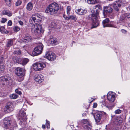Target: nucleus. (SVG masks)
<instances>
[{
  "mask_svg": "<svg viewBox=\"0 0 130 130\" xmlns=\"http://www.w3.org/2000/svg\"><path fill=\"white\" fill-rule=\"evenodd\" d=\"M121 112V110L119 109H118L116 110L115 111V113L116 114H118L120 113Z\"/></svg>",
  "mask_w": 130,
  "mask_h": 130,
  "instance_id": "a18cd8bd",
  "label": "nucleus"
},
{
  "mask_svg": "<svg viewBox=\"0 0 130 130\" xmlns=\"http://www.w3.org/2000/svg\"><path fill=\"white\" fill-rule=\"evenodd\" d=\"M45 55L46 58L50 61H54L56 59V55L51 51L48 52Z\"/></svg>",
  "mask_w": 130,
  "mask_h": 130,
  "instance_id": "4468645a",
  "label": "nucleus"
},
{
  "mask_svg": "<svg viewBox=\"0 0 130 130\" xmlns=\"http://www.w3.org/2000/svg\"><path fill=\"white\" fill-rule=\"evenodd\" d=\"M122 119L120 117H118L117 118L116 121L118 122L119 123H121L122 122Z\"/></svg>",
  "mask_w": 130,
  "mask_h": 130,
  "instance_id": "e433bc0d",
  "label": "nucleus"
},
{
  "mask_svg": "<svg viewBox=\"0 0 130 130\" xmlns=\"http://www.w3.org/2000/svg\"><path fill=\"white\" fill-rule=\"evenodd\" d=\"M34 15L37 16L38 19H37L38 22L40 23L41 21V16L39 14H36Z\"/></svg>",
  "mask_w": 130,
  "mask_h": 130,
  "instance_id": "7c9ffc66",
  "label": "nucleus"
},
{
  "mask_svg": "<svg viewBox=\"0 0 130 130\" xmlns=\"http://www.w3.org/2000/svg\"><path fill=\"white\" fill-rule=\"evenodd\" d=\"M0 30L2 33L5 32V29L3 27H2L0 28Z\"/></svg>",
  "mask_w": 130,
  "mask_h": 130,
  "instance_id": "c03bdc74",
  "label": "nucleus"
},
{
  "mask_svg": "<svg viewBox=\"0 0 130 130\" xmlns=\"http://www.w3.org/2000/svg\"><path fill=\"white\" fill-rule=\"evenodd\" d=\"M50 122L49 121H47V120H46V125L47 127V128H50Z\"/></svg>",
  "mask_w": 130,
  "mask_h": 130,
  "instance_id": "58836bf2",
  "label": "nucleus"
},
{
  "mask_svg": "<svg viewBox=\"0 0 130 130\" xmlns=\"http://www.w3.org/2000/svg\"><path fill=\"white\" fill-rule=\"evenodd\" d=\"M128 26L129 27H130V23H128Z\"/></svg>",
  "mask_w": 130,
  "mask_h": 130,
  "instance_id": "13d9d810",
  "label": "nucleus"
},
{
  "mask_svg": "<svg viewBox=\"0 0 130 130\" xmlns=\"http://www.w3.org/2000/svg\"><path fill=\"white\" fill-rule=\"evenodd\" d=\"M93 9L96 10L92 11V14L90 17L92 20V28L96 27L99 25V22L98 20L99 13V10H101L102 7L101 5H98L94 6L93 7Z\"/></svg>",
  "mask_w": 130,
  "mask_h": 130,
  "instance_id": "f03ea898",
  "label": "nucleus"
},
{
  "mask_svg": "<svg viewBox=\"0 0 130 130\" xmlns=\"http://www.w3.org/2000/svg\"><path fill=\"white\" fill-rule=\"evenodd\" d=\"M97 106V104L96 103H95L93 105V107L94 108H95Z\"/></svg>",
  "mask_w": 130,
  "mask_h": 130,
  "instance_id": "5fc2aeb1",
  "label": "nucleus"
},
{
  "mask_svg": "<svg viewBox=\"0 0 130 130\" xmlns=\"http://www.w3.org/2000/svg\"><path fill=\"white\" fill-rule=\"evenodd\" d=\"M92 128V126L90 124H88L87 125H85L84 128L87 130H90Z\"/></svg>",
  "mask_w": 130,
  "mask_h": 130,
  "instance_id": "c85d7f7f",
  "label": "nucleus"
},
{
  "mask_svg": "<svg viewBox=\"0 0 130 130\" xmlns=\"http://www.w3.org/2000/svg\"><path fill=\"white\" fill-rule=\"evenodd\" d=\"M4 66L2 65H0V74H1L4 72Z\"/></svg>",
  "mask_w": 130,
  "mask_h": 130,
  "instance_id": "f704fd0d",
  "label": "nucleus"
},
{
  "mask_svg": "<svg viewBox=\"0 0 130 130\" xmlns=\"http://www.w3.org/2000/svg\"><path fill=\"white\" fill-rule=\"evenodd\" d=\"M37 17V16L32 15L29 20V22L30 24H33L31 28L32 32L38 35L43 32V30L41 26L38 23Z\"/></svg>",
  "mask_w": 130,
  "mask_h": 130,
  "instance_id": "f257e3e1",
  "label": "nucleus"
},
{
  "mask_svg": "<svg viewBox=\"0 0 130 130\" xmlns=\"http://www.w3.org/2000/svg\"><path fill=\"white\" fill-rule=\"evenodd\" d=\"M81 122L84 124H88V121L87 119H83L81 120Z\"/></svg>",
  "mask_w": 130,
  "mask_h": 130,
  "instance_id": "a19ab883",
  "label": "nucleus"
},
{
  "mask_svg": "<svg viewBox=\"0 0 130 130\" xmlns=\"http://www.w3.org/2000/svg\"><path fill=\"white\" fill-rule=\"evenodd\" d=\"M75 2H77V0H75Z\"/></svg>",
  "mask_w": 130,
  "mask_h": 130,
  "instance_id": "bf43d9fd",
  "label": "nucleus"
},
{
  "mask_svg": "<svg viewBox=\"0 0 130 130\" xmlns=\"http://www.w3.org/2000/svg\"><path fill=\"white\" fill-rule=\"evenodd\" d=\"M21 90V89L20 88H19L16 89L15 90V92L17 93L20 95L22 94V92Z\"/></svg>",
  "mask_w": 130,
  "mask_h": 130,
  "instance_id": "72a5a7b5",
  "label": "nucleus"
},
{
  "mask_svg": "<svg viewBox=\"0 0 130 130\" xmlns=\"http://www.w3.org/2000/svg\"><path fill=\"white\" fill-rule=\"evenodd\" d=\"M85 1L88 4H94L96 2V0H85Z\"/></svg>",
  "mask_w": 130,
  "mask_h": 130,
  "instance_id": "bb28decb",
  "label": "nucleus"
},
{
  "mask_svg": "<svg viewBox=\"0 0 130 130\" xmlns=\"http://www.w3.org/2000/svg\"><path fill=\"white\" fill-rule=\"evenodd\" d=\"M71 7L69 6H68L67 7V14L68 15H69L70 14V11L71 10Z\"/></svg>",
  "mask_w": 130,
  "mask_h": 130,
  "instance_id": "2f4dec72",
  "label": "nucleus"
},
{
  "mask_svg": "<svg viewBox=\"0 0 130 130\" xmlns=\"http://www.w3.org/2000/svg\"><path fill=\"white\" fill-rule=\"evenodd\" d=\"M57 39L55 38L51 39L50 40V42L52 44H55L57 42Z\"/></svg>",
  "mask_w": 130,
  "mask_h": 130,
  "instance_id": "a878e982",
  "label": "nucleus"
},
{
  "mask_svg": "<svg viewBox=\"0 0 130 130\" xmlns=\"http://www.w3.org/2000/svg\"><path fill=\"white\" fill-rule=\"evenodd\" d=\"M15 72L17 75L20 76L21 79L23 80L24 79V75L22 68L20 67H17L15 70Z\"/></svg>",
  "mask_w": 130,
  "mask_h": 130,
  "instance_id": "f8f14e48",
  "label": "nucleus"
},
{
  "mask_svg": "<svg viewBox=\"0 0 130 130\" xmlns=\"http://www.w3.org/2000/svg\"><path fill=\"white\" fill-rule=\"evenodd\" d=\"M116 97L115 93L113 92H109L107 94V99L110 102H113L115 101Z\"/></svg>",
  "mask_w": 130,
  "mask_h": 130,
  "instance_id": "ddd939ff",
  "label": "nucleus"
},
{
  "mask_svg": "<svg viewBox=\"0 0 130 130\" xmlns=\"http://www.w3.org/2000/svg\"><path fill=\"white\" fill-rule=\"evenodd\" d=\"M50 27L51 28H54L56 26V24L54 22H51L49 24Z\"/></svg>",
  "mask_w": 130,
  "mask_h": 130,
  "instance_id": "473e14b6",
  "label": "nucleus"
},
{
  "mask_svg": "<svg viewBox=\"0 0 130 130\" xmlns=\"http://www.w3.org/2000/svg\"><path fill=\"white\" fill-rule=\"evenodd\" d=\"M13 103L9 102L6 104L4 109V111L6 113L11 112L13 110Z\"/></svg>",
  "mask_w": 130,
  "mask_h": 130,
  "instance_id": "9d476101",
  "label": "nucleus"
},
{
  "mask_svg": "<svg viewBox=\"0 0 130 130\" xmlns=\"http://www.w3.org/2000/svg\"><path fill=\"white\" fill-rule=\"evenodd\" d=\"M13 43V40L12 39H8L7 42L6 44V46L7 47H10L12 46Z\"/></svg>",
  "mask_w": 130,
  "mask_h": 130,
  "instance_id": "412c9836",
  "label": "nucleus"
},
{
  "mask_svg": "<svg viewBox=\"0 0 130 130\" xmlns=\"http://www.w3.org/2000/svg\"><path fill=\"white\" fill-rule=\"evenodd\" d=\"M124 13L126 19L130 18V13Z\"/></svg>",
  "mask_w": 130,
  "mask_h": 130,
  "instance_id": "49530a36",
  "label": "nucleus"
},
{
  "mask_svg": "<svg viewBox=\"0 0 130 130\" xmlns=\"http://www.w3.org/2000/svg\"><path fill=\"white\" fill-rule=\"evenodd\" d=\"M121 31L122 33L124 34L126 33L127 32V31L126 30L124 29H122L121 30Z\"/></svg>",
  "mask_w": 130,
  "mask_h": 130,
  "instance_id": "603ef678",
  "label": "nucleus"
},
{
  "mask_svg": "<svg viewBox=\"0 0 130 130\" xmlns=\"http://www.w3.org/2000/svg\"><path fill=\"white\" fill-rule=\"evenodd\" d=\"M18 96V95L15 94H13L10 95V98L13 99L17 98Z\"/></svg>",
  "mask_w": 130,
  "mask_h": 130,
  "instance_id": "c756f323",
  "label": "nucleus"
},
{
  "mask_svg": "<svg viewBox=\"0 0 130 130\" xmlns=\"http://www.w3.org/2000/svg\"><path fill=\"white\" fill-rule=\"evenodd\" d=\"M86 114V113H83L82 114V116H85Z\"/></svg>",
  "mask_w": 130,
  "mask_h": 130,
  "instance_id": "4d7b16f0",
  "label": "nucleus"
},
{
  "mask_svg": "<svg viewBox=\"0 0 130 130\" xmlns=\"http://www.w3.org/2000/svg\"><path fill=\"white\" fill-rule=\"evenodd\" d=\"M5 1L8 6L10 7L11 6V0H5Z\"/></svg>",
  "mask_w": 130,
  "mask_h": 130,
  "instance_id": "c9c22d12",
  "label": "nucleus"
},
{
  "mask_svg": "<svg viewBox=\"0 0 130 130\" xmlns=\"http://www.w3.org/2000/svg\"><path fill=\"white\" fill-rule=\"evenodd\" d=\"M122 4L121 0H116L110 5L112 6L116 11H118L119 10L118 7H121Z\"/></svg>",
  "mask_w": 130,
  "mask_h": 130,
  "instance_id": "9b49d317",
  "label": "nucleus"
},
{
  "mask_svg": "<svg viewBox=\"0 0 130 130\" xmlns=\"http://www.w3.org/2000/svg\"><path fill=\"white\" fill-rule=\"evenodd\" d=\"M2 20L1 21V22L2 23H5L7 21V19L4 18H2Z\"/></svg>",
  "mask_w": 130,
  "mask_h": 130,
  "instance_id": "79ce46f5",
  "label": "nucleus"
},
{
  "mask_svg": "<svg viewBox=\"0 0 130 130\" xmlns=\"http://www.w3.org/2000/svg\"><path fill=\"white\" fill-rule=\"evenodd\" d=\"M69 19L72 20L74 21H76L77 20L76 16L75 15H72L69 16Z\"/></svg>",
  "mask_w": 130,
  "mask_h": 130,
  "instance_id": "cd10ccee",
  "label": "nucleus"
},
{
  "mask_svg": "<svg viewBox=\"0 0 130 130\" xmlns=\"http://www.w3.org/2000/svg\"><path fill=\"white\" fill-rule=\"evenodd\" d=\"M12 24V22L11 20H9L8 22V25L9 26H11Z\"/></svg>",
  "mask_w": 130,
  "mask_h": 130,
  "instance_id": "09e8293b",
  "label": "nucleus"
},
{
  "mask_svg": "<svg viewBox=\"0 0 130 130\" xmlns=\"http://www.w3.org/2000/svg\"><path fill=\"white\" fill-rule=\"evenodd\" d=\"M12 80L11 78L8 75H5L0 77V83L3 85H8L9 86L12 84Z\"/></svg>",
  "mask_w": 130,
  "mask_h": 130,
  "instance_id": "423d86ee",
  "label": "nucleus"
},
{
  "mask_svg": "<svg viewBox=\"0 0 130 130\" xmlns=\"http://www.w3.org/2000/svg\"><path fill=\"white\" fill-rule=\"evenodd\" d=\"M51 130H54V129L53 128H52Z\"/></svg>",
  "mask_w": 130,
  "mask_h": 130,
  "instance_id": "680f3d73",
  "label": "nucleus"
},
{
  "mask_svg": "<svg viewBox=\"0 0 130 130\" xmlns=\"http://www.w3.org/2000/svg\"><path fill=\"white\" fill-rule=\"evenodd\" d=\"M94 99H93V100H92L91 101V102H92L93 101H94Z\"/></svg>",
  "mask_w": 130,
  "mask_h": 130,
  "instance_id": "052dcab7",
  "label": "nucleus"
},
{
  "mask_svg": "<svg viewBox=\"0 0 130 130\" xmlns=\"http://www.w3.org/2000/svg\"><path fill=\"white\" fill-rule=\"evenodd\" d=\"M34 78L36 81L40 83L44 80V77L42 75L40 74H37L35 76Z\"/></svg>",
  "mask_w": 130,
  "mask_h": 130,
  "instance_id": "2eb2a0df",
  "label": "nucleus"
},
{
  "mask_svg": "<svg viewBox=\"0 0 130 130\" xmlns=\"http://www.w3.org/2000/svg\"><path fill=\"white\" fill-rule=\"evenodd\" d=\"M59 8L58 4L54 3L50 4L47 7L45 12L50 15H53L57 13Z\"/></svg>",
  "mask_w": 130,
  "mask_h": 130,
  "instance_id": "7ed1b4c3",
  "label": "nucleus"
},
{
  "mask_svg": "<svg viewBox=\"0 0 130 130\" xmlns=\"http://www.w3.org/2000/svg\"><path fill=\"white\" fill-rule=\"evenodd\" d=\"M3 122L4 127L6 128H10L13 129L14 127L17 126L16 122L15 121H13V123H11V119L9 117L5 118Z\"/></svg>",
  "mask_w": 130,
  "mask_h": 130,
  "instance_id": "39448f33",
  "label": "nucleus"
},
{
  "mask_svg": "<svg viewBox=\"0 0 130 130\" xmlns=\"http://www.w3.org/2000/svg\"><path fill=\"white\" fill-rule=\"evenodd\" d=\"M63 17L64 18V19L66 20H69V16L68 17H67L66 15H65L64 14H63Z\"/></svg>",
  "mask_w": 130,
  "mask_h": 130,
  "instance_id": "8fccbe9b",
  "label": "nucleus"
},
{
  "mask_svg": "<svg viewBox=\"0 0 130 130\" xmlns=\"http://www.w3.org/2000/svg\"><path fill=\"white\" fill-rule=\"evenodd\" d=\"M33 4L31 2L28 3L27 6V9L29 11L31 10L33 7Z\"/></svg>",
  "mask_w": 130,
  "mask_h": 130,
  "instance_id": "b1692460",
  "label": "nucleus"
},
{
  "mask_svg": "<svg viewBox=\"0 0 130 130\" xmlns=\"http://www.w3.org/2000/svg\"><path fill=\"white\" fill-rule=\"evenodd\" d=\"M26 109L22 108L18 114V119L20 120L19 122L20 124L23 126L27 124L26 120L27 118L26 115V113L25 111Z\"/></svg>",
  "mask_w": 130,
  "mask_h": 130,
  "instance_id": "20e7f679",
  "label": "nucleus"
},
{
  "mask_svg": "<svg viewBox=\"0 0 130 130\" xmlns=\"http://www.w3.org/2000/svg\"><path fill=\"white\" fill-rule=\"evenodd\" d=\"M14 48H15V47H14Z\"/></svg>",
  "mask_w": 130,
  "mask_h": 130,
  "instance_id": "e2e57ef3",
  "label": "nucleus"
},
{
  "mask_svg": "<svg viewBox=\"0 0 130 130\" xmlns=\"http://www.w3.org/2000/svg\"><path fill=\"white\" fill-rule=\"evenodd\" d=\"M75 12L78 14L80 15H84L87 12V10L85 9H83L80 8L76 9L75 10Z\"/></svg>",
  "mask_w": 130,
  "mask_h": 130,
  "instance_id": "a211bd4d",
  "label": "nucleus"
},
{
  "mask_svg": "<svg viewBox=\"0 0 130 130\" xmlns=\"http://www.w3.org/2000/svg\"><path fill=\"white\" fill-rule=\"evenodd\" d=\"M12 59L14 63H21V59L18 57H13Z\"/></svg>",
  "mask_w": 130,
  "mask_h": 130,
  "instance_id": "aec40b11",
  "label": "nucleus"
},
{
  "mask_svg": "<svg viewBox=\"0 0 130 130\" xmlns=\"http://www.w3.org/2000/svg\"><path fill=\"white\" fill-rule=\"evenodd\" d=\"M112 8L110 6L104 7V8L103 13L105 15L108 13H110L112 12Z\"/></svg>",
  "mask_w": 130,
  "mask_h": 130,
  "instance_id": "dca6fc26",
  "label": "nucleus"
},
{
  "mask_svg": "<svg viewBox=\"0 0 130 130\" xmlns=\"http://www.w3.org/2000/svg\"><path fill=\"white\" fill-rule=\"evenodd\" d=\"M19 24L21 25H22L23 24V22L21 21H19Z\"/></svg>",
  "mask_w": 130,
  "mask_h": 130,
  "instance_id": "864d4df0",
  "label": "nucleus"
},
{
  "mask_svg": "<svg viewBox=\"0 0 130 130\" xmlns=\"http://www.w3.org/2000/svg\"><path fill=\"white\" fill-rule=\"evenodd\" d=\"M106 116V114L104 112L99 111L95 113L94 116L96 122H99L101 119H103Z\"/></svg>",
  "mask_w": 130,
  "mask_h": 130,
  "instance_id": "0eeeda50",
  "label": "nucleus"
},
{
  "mask_svg": "<svg viewBox=\"0 0 130 130\" xmlns=\"http://www.w3.org/2000/svg\"><path fill=\"white\" fill-rule=\"evenodd\" d=\"M29 61V60L26 58L21 59V64L23 66L25 65Z\"/></svg>",
  "mask_w": 130,
  "mask_h": 130,
  "instance_id": "393cba45",
  "label": "nucleus"
},
{
  "mask_svg": "<svg viewBox=\"0 0 130 130\" xmlns=\"http://www.w3.org/2000/svg\"><path fill=\"white\" fill-rule=\"evenodd\" d=\"M14 30L17 32L20 30V28L18 26H15L13 28Z\"/></svg>",
  "mask_w": 130,
  "mask_h": 130,
  "instance_id": "ea45409f",
  "label": "nucleus"
},
{
  "mask_svg": "<svg viewBox=\"0 0 130 130\" xmlns=\"http://www.w3.org/2000/svg\"><path fill=\"white\" fill-rule=\"evenodd\" d=\"M22 3L20 1H18L16 3L15 5L17 6H18L20 5Z\"/></svg>",
  "mask_w": 130,
  "mask_h": 130,
  "instance_id": "37998d69",
  "label": "nucleus"
},
{
  "mask_svg": "<svg viewBox=\"0 0 130 130\" xmlns=\"http://www.w3.org/2000/svg\"><path fill=\"white\" fill-rule=\"evenodd\" d=\"M2 14L3 15H6L9 17H10L12 15V13L10 11L7 10H4L2 11Z\"/></svg>",
  "mask_w": 130,
  "mask_h": 130,
  "instance_id": "4be33fe9",
  "label": "nucleus"
},
{
  "mask_svg": "<svg viewBox=\"0 0 130 130\" xmlns=\"http://www.w3.org/2000/svg\"><path fill=\"white\" fill-rule=\"evenodd\" d=\"M42 127L43 128H45V125H43L42 126Z\"/></svg>",
  "mask_w": 130,
  "mask_h": 130,
  "instance_id": "6e6d98bb",
  "label": "nucleus"
},
{
  "mask_svg": "<svg viewBox=\"0 0 130 130\" xmlns=\"http://www.w3.org/2000/svg\"><path fill=\"white\" fill-rule=\"evenodd\" d=\"M21 51L20 50L14 51L13 53L17 55H20L21 54Z\"/></svg>",
  "mask_w": 130,
  "mask_h": 130,
  "instance_id": "4c0bfd02",
  "label": "nucleus"
},
{
  "mask_svg": "<svg viewBox=\"0 0 130 130\" xmlns=\"http://www.w3.org/2000/svg\"><path fill=\"white\" fill-rule=\"evenodd\" d=\"M109 21V20L108 18H106L105 20L103 21L102 23L104 27H111L112 26V25L110 24H108Z\"/></svg>",
  "mask_w": 130,
  "mask_h": 130,
  "instance_id": "6ab92c4d",
  "label": "nucleus"
},
{
  "mask_svg": "<svg viewBox=\"0 0 130 130\" xmlns=\"http://www.w3.org/2000/svg\"><path fill=\"white\" fill-rule=\"evenodd\" d=\"M115 104H113L111 106H109L108 107L109 109H111L114 107L115 106Z\"/></svg>",
  "mask_w": 130,
  "mask_h": 130,
  "instance_id": "3c124183",
  "label": "nucleus"
},
{
  "mask_svg": "<svg viewBox=\"0 0 130 130\" xmlns=\"http://www.w3.org/2000/svg\"><path fill=\"white\" fill-rule=\"evenodd\" d=\"M43 46L41 43L36 47L34 51L32 52V54L33 56L41 54L43 49Z\"/></svg>",
  "mask_w": 130,
  "mask_h": 130,
  "instance_id": "6e6552de",
  "label": "nucleus"
},
{
  "mask_svg": "<svg viewBox=\"0 0 130 130\" xmlns=\"http://www.w3.org/2000/svg\"><path fill=\"white\" fill-rule=\"evenodd\" d=\"M45 66V64L43 62H37L34 64L33 68L35 71H39L42 70Z\"/></svg>",
  "mask_w": 130,
  "mask_h": 130,
  "instance_id": "1a4fd4ad",
  "label": "nucleus"
},
{
  "mask_svg": "<svg viewBox=\"0 0 130 130\" xmlns=\"http://www.w3.org/2000/svg\"><path fill=\"white\" fill-rule=\"evenodd\" d=\"M4 58L3 57L0 58V64H2L3 62Z\"/></svg>",
  "mask_w": 130,
  "mask_h": 130,
  "instance_id": "de8ad7c7",
  "label": "nucleus"
},
{
  "mask_svg": "<svg viewBox=\"0 0 130 130\" xmlns=\"http://www.w3.org/2000/svg\"><path fill=\"white\" fill-rule=\"evenodd\" d=\"M126 17L124 13L122 14L120 16L119 19V21L120 22L123 21L124 22H126Z\"/></svg>",
  "mask_w": 130,
  "mask_h": 130,
  "instance_id": "5701e85b",
  "label": "nucleus"
},
{
  "mask_svg": "<svg viewBox=\"0 0 130 130\" xmlns=\"http://www.w3.org/2000/svg\"><path fill=\"white\" fill-rule=\"evenodd\" d=\"M31 41V37L30 35L27 34H25L24 37L23 39V42L26 43Z\"/></svg>",
  "mask_w": 130,
  "mask_h": 130,
  "instance_id": "f3484780",
  "label": "nucleus"
}]
</instances>
